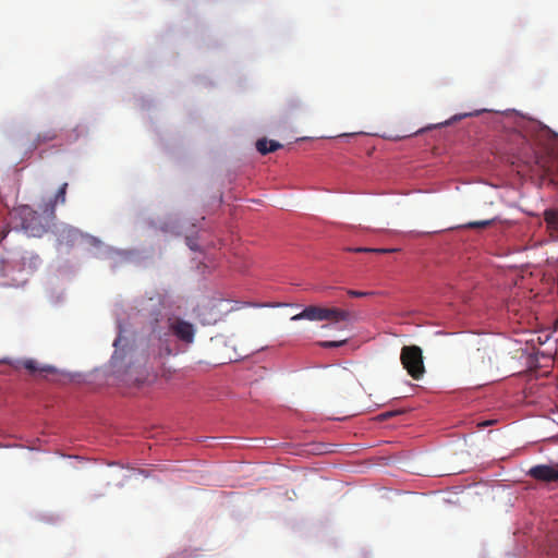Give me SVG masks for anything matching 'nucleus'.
<instances>
[{
  "mask_svg": "<svg viewBox=\"0 0 558 558\" xmlns=\"http://www.w3.org/2000/svg\"><path fill=\"white\" fill-rule=\"evenodd\" d=\"M16 215L21 220V227L29 236L40 238L45 234L54 218L47 217L46 213L40 214L28 205H22L16 208Z\"/></svg>",
  "mask_w": 558,
  "mask_h": 558,
  "instance_id": "1",
  "label": "nucleus"
},
{
  "mask_svg": "<svg viewBox=\"0 0 558 558\" xmlns=\"http://www.w3.org/2000/svg\"><path fill=\"white\" fill-rule=\"evenodd\" d=\"M327 322L322 329L335 328L343 330L351 322V313L337 307L316 306V322Z\"/></svg>",
  "mask_w": 558,
  "mask_h": 558,
  "instance_id": "2",
  "label": "nucleus"
},
{
  "mask_svg": "<svg viewBox=\"0 0 558 558\" xmlns=\"http://www.w3.org/2000/svg\"><path fill=\"white\" fill-rule=\"evenodd\" d=\"M400 360L408 374L413 379H421L425 373L423 352L417 345H404L401 349Z\"/></svg>",
  "mask_w": 558,
  "mask_h": 558,
  "instance_id": "3",
  "label": "nucleus"
},
{
  "mask_svg": "<svg viewBox=\"0 0 558 558\" xmlns=\"http://www.w3.org/2000/svg\"><path fill=\"white\" fill-rule=\"evenodd\" d=\"M531 169L542 178L558 180V160L549 151H535L533 159L527 161Z\"/></svg>",
  "mask_w": 558,
  "mask_h": 558,
  "instance_id": "4",
  "label": "nucleus"
},
{
  "mask_svg": "<svg viewBox=\"0 0 558 558\" xmlns=\"http://www.w3.org/2000/svg\"><path fill=\"white\" fill-rule=\"evenodd\" d=\"M170 331L181 341L192 343L195 336L194 326L181 318L169 319Z\"/></svg>",
  "mask_w": 558,
  "mask_h": 558,
  "instance_id": "5",
  "label": "nucleus"
},
{
  "mask_svg": "<svg viewBox=\"0 0 558 558\" xmlns=\"http://www.w3.org/2000/svg\"><path fill=\"white\" fill-rule=\"evenodd\" d=\"M527 475L543 483L558 482V464H537L527 471Z\"/></svg>",
  "mask_w": 558,
  "mask_h": 558,
  "instance_id": "6",
  "label": "nucleus"
},
{
  "mask_svg": "<svg viewBox=\"0 0 558 558\" xmlns=\"http://www.w3.org/2000/svg\"><path fill=\"white\" fill-rule=\"evenodd\" d=\"M69 184L64 182L57 191L53 197L39 205V209L46 213L47 217L56 218L57 205H64L66 202V191Z\"/></svg>",
  "mask_w": 558,
  "mask_h": 558,
  "instance_id": "7",
  "label": "nucleus"
},
{
  "mask_svg": "<svg viewBox=\"0 0 558 558\" xmlns=\"http://www.w3.org/2000/svg\"><path fill=\"white\" fill-rule=\"evenodd\" d=\"M20 364L32 375L46 378L50 374L57 373V369L50 365H40L36 360L27 359Z\"/></svg>",
  "mask_w": 558,
  "mask_h": 558,
  "instance_id": "8",
  "label": "nucleus"
},
{
  "mask_svg": "<svg viewBox=\"0 0 558 558\" xmlns=\"http://www.w3.org/2000/svg\"><path fill=\"white\" fill-rule=\"evenodd\" d=\"M544 220L551 235L558 238V209L549 208L544 211Z\"/></svg>",
  "mask_w": 558,
  "mask_h": 558,
  "instance_id": "9",
  "label": "nucleus"
},
{
  "mask_svg": "<svg viewBox=\"0 0 558 558\" xmlns=\"http://www.w3.org/2000/svg\"><path fill=\"white\" fill-rule=\"evenodd\" d=\"M281 147V144L276 141H268L267 138H260L256 142V149L262 155L275 151Z\"/></svg>",
  "mask_w": 558,
  "mask_h": 558,
  "instance_id": "10",
  "label": "nucleus"
},
{
  "mask_svg": "<svg viewBox=\"0 0 558 558\" xmlns=\"http://www.w3.org/2000/svg\"><path fill=\"white\" fill-rule=\"evenodd\" d=\"M58 137V134L56 131H47L44 133H39L34 141L32 148H37L39 145L51 142Z\"/></svg>",
  "mask_w": 558,
  "mask_h": 558,
  "instance_id": "11",
  "label": "nucleus"
},
{
  "mask_svg": "<svg viewBox=\"0 0 558 558\" xmlns=\"http://www.w3.org/2000/svg\"><path fill=\"white\" fill-rule=\"evenodd\" d=\"M348 342V339H335V340H323L316 342L317 345L325 349L339 348L344 345Z\"/></svg>",
  "mask_w": 558,
  "mask_h": 558,
  "instance_id": "12",
  "label": "nucleus"
},
{
  "mask_svg": "<svg viewBox=\"0 0 558 558\" xmlns=\"http://www.w3.org/2000/svg\"><path fill=\"white\" fill-rule=\"evenodd\" d=\"M307 318L310 320L314 319V305L307 306L301 314L294 315L292 319Z\"/></svg>",
  "mask_w": 558,
  "mask_h": 558,
  "instance_id": "13",
  "label": "nucleus"
},
{
  "mask_svg": "<svg viewBox=\"0 0 558 558\" xmlns=\"http://www.w3.org/2000/svg\"><path fill=\"white\" fill-rule=\"evenodd\" d=\"M330 452L329 445L316 441V456Z\"/></svg>",
  "mask_w": 558,
  "mask_h": 558,
  "instance_id": "14",
  "label": "nucleus"
},
{
  "mask_svg": "<svg viewBox=\"0 0 558 558\" xmlns=\"http://www.w3.org/2000/svg\"><path fill=\"white\" fill-rule=\"evenodd\" d=\"M348 294L352 298H364L372 295L373 292H366V291H356V290H349Z\"/></svg>",
  "mask_w": 558,
  "mask_h": 558,
  "instance_id": "15",
  "label": "nucleus"
},
{
  "mask_svg": "<svg viewBox=\"0 0 558 558\" xmlns=\"http://www.w3.org/2000/svg\"><path fill=\"white\" fill-rule=\"evenodd\" d=\"M490 223H492L490 220L474 221V222H470L468 225V227H470V228H485V227L489 226Z\"/></svg>",
  "mask_w": 558,
  "mask_h": 558,
  "instance_id": "16",
  "label": "nucleus"
},
{
  "mask_svg": "<svg viewBox=\"0 0 558 558\" xmlns=\"http://www.w3.org/2000/svg\"><path fill=\"white\" fill-rule=\"evenodd\" d=\"M398 414H400V411H388V412L381 413L378 417L380 420H388V418L393 417V416H396Z\"/></svg>",
  "mask_w": 558,
  "mask_h": 558,
  "instance_id": "17",
  "label": "nucleus"
},
{
  "mask_svg": "<svg viewBox=\"0 0 558 558\" xmlns=\"http://www.w3.org/2000/svg\"><path fill=\"white\" fill-rule=\"evenodd\" d=\"M371 252H373V253H388V252H392V250H388V248H372Z\"/></svg>",
  "mask_w": 558,
  "mask_h": 558,
  "instance_id": "18",
  "label": "nucleus"
},
{
  "mask_svg": "<svg viewBox=\"0 0 558 558\" xmlns=\"http://www.w3.org/2000/svg\"><path fill=\"white\" fill-rule=\"evenodd\" d=\"M372 248H368V247H356V248H353L352 251L353 252H356V253H362V252H371Z\"/></svg>",
  "mask_w": 558,
  "mask_h": 558,
  "instance_id": "19",
  "label": "nucleus"
},
{
  "mask_svg": "<svg viewBox=\"0 0 558 558\" xmlns=\"http://www.w3.org/2000/svg\"><path fill=\"white\" fill-rule=\"evenodd\" d=\"M490 423H492L490 421H484V422L480 423L478 426H481V427L488 426Z\"/></svg>",
  "mask_w": 558,
  "mask_h": 558,
  "instance_id": "20",
  "label": "nucleus"
},
{
  "mask_svg": "<svg viewBox=\"0 0 558 558\" xmlns=\"http://www.w3.org/2000/svg\"><path fill=\"white\" fill-rule=\"evenodd\" d=\"M119 342H120V337H118V338L114 340L113 345L117 348V347H118V344H119Z\"/></svg>",
  "mask_w": 558,
  "mask_h": 558,
  "instance_id": "21",
  "label": "nucleus"
},
{
  "mask_svg": "<svg viewBox=\"0 0 558 558\" xmlns=\"http://www.w3.org/2000/svg\"><path fill=\"white\" fill-rule=\"evenodd\" d=\"M171 353H172V351L167 348V354H171Z\"/></svg>",
  "mask_w": 558,
  "mask_h": 558,
  "instance_id": "22",
  "label": "nucleus"
}]
</instances>
